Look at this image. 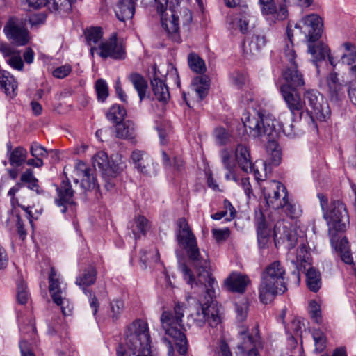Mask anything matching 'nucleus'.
<instances>
[{
    "mask_svg": "<svg viewBox=\"0 0 356 356\" xmlns=\"http://www.w3.org/2000/svg\"><path fill=\"white\" fill-rule=\"evenodd\" d=\"M177 225L179 227L177 234V241L186 250L197 273V277L195 278L192 270L185 264H183L181 266V270L184 278L191 287L203 286L206 293L204 305L212 302L213 298L215 297V288L217 286V282L210 272L208 257H204L200 254L196 238L190 229L186 220L184 218H179Z\"/></svg>",
    "mask_w": 356,
    "mask_h": 356,
    "instance_id": "nucleus-1",
    "label": "nucleus"
},
{
    "mask_svg": "<svg viewBox=\"0 0 356 356\" xmlns=\"http://www.w3.org/2000/svg\"><path fill=\"white\" fill-rule=\"evenodd\" d=\"M275 117L263 110L252 115H247L243 118V123L247 134L253 138L268 137L266 152L270 164L278 165L282 159L280 145L275 140L277 136Z\"/></svg>",
    "mask_w": 356,
    "mask_h": 356,
    "instance_id": "nucleus-2",
    "label": "nucleus"
},
{
    "mask_svg": "<svg viewBox=\"0 0 356 356\" xmlns=\"http://www.w3.org/2000/svg\"><path fill=\"white\" fill-rule=\"evenodd\" d=\"M323 218L328 226L330 243L341 257V260L352 264L353 259L350 252L348 240L346 237L340 239L339 232H343L349 223V216L346 207L339 200L333 201L323 213Z\"/></svg>",
    "mask_w": 356,
    "mask_h": 356,
    "instance_id": "nucleus-3",
    "label": "nucleus"
},
{
    "mask_svg": "<svg viewBox=\"0 0 356 356\" xmlns=\"http://www.w3.org/2000/svg\"><path fill=\"white\" fill-rule=\"evenodd\" d=\"M286 271L280 261H275L266 267L261 274L259 286V298L264 304L270 302L277 294L286 290L285 283Z\"/></svg>",
    "mask_w": 356,
    "mask_h": 356,
    "instance_id": "nucleus-4",
    "label": "nucleus"
},
{
    "mask_svg": "<svg viewBox=\"0 0 356 356\" xmlns=\"http://www.w3.org/2000/svg\"><path fill=\"white\" fill-rule=\"evenodd\" d=\"M295 28L299 29L309 43L308 51L314 59L325 60L330 54V49L327 45L323 43L312 44L319 40L323 32V21L318 15L312 14L305 16L299 24L295 25Z\"/></svg>",
    "mask_w": 356,
    "mask_h": 356,
    "instance_id": "nucleus-5",
    "label": "nucleus"
},
{
    "mask_svg": "<svg viewBox=\"0 0 356 356\" xmlns=\"http://www.w3.org/2000/svg\"><path fill=\"white\" fill-rule=\"evenodd\" d=\"M126 345L134 356H152L150 335L146 321L132 322L125 332Z\"/></svg>",
    "mask_w": 356,
    "mask_h": 356,
    "instance_id": "nucleus-6",
    "label": "nucleus"
},
{
    "mask_svg": "<svg viewBox=\"0 0 356 356\" xmlns=\"http://www.w3.org/2000/svg\"><path fill=\"white\" fill-rule=\"evenodd\" d=\"M286 32L289 44H286L284 54L287 60L291 64V66L283 73L284 79L286 81V83L284 85H289L291 88H296L304 86L305 81L302 74L298 70L297 65L294 61L296 53L293 49V33L292 25L290 22L288 24Z\"/></svg>",
    "mask_w": 356,
    "mask_h": 356,
    "instance_id": "nucleus-7",
    "label": "nucleus"
},
{
    "mask_svg": "<svg viewBox=\"0 0 356 356\" xmlns=\"http://www.w3.org/2000/svg\"><path fill=\"white\" fill-rule=\"evenodd\" d=\"M303 98L307 114L311 113L310 118L314 116L321 121H325L330 118L331 111L328 103L318 91L308 90L304 93Z\"/></svg>",
    "mask_w": 356,
    "mask_h": 356,
    "instance_id": "nucleus-8",
    "label": "nucleus"
},
{
    "mask_svg": "<svg viewBox=\"0 0 356 356\" xmlns=\"http://www.w3.org/2000/svg\"><path fill=\"white\" fill-rule=\"evenodd\" d=\"M154 1L156 4L157 12L161 15L163 28L166 31L172 40L179 42L181 41L179 34V15H177L176 10L168 8L167 6L169 0Z\"/></svg>",
    "mask_w": 356,
    "mask_h": 356,
    "instance_id": "nucleus-9",
    "label": "nucleus"
},
{
    "mask_svg": "<svg viewBox=\"0 0 356 356\" xmlns=\"http://www.w3.org/2000/svg\"><path fill=\"white\" fill-rule=\"evenodd\" d=\"M262 191L267 205L274 209H280L288 197L286 187L275 180L266 181L262 186Z\"/></svg>",
    "mask_w": 356,
    "mask_h": 356,
    "instance_id": "nucleus-10",
    "label": "nucleus"
},
{
    "mask_svg": "<svg viewBox=\"0 0 356 356\" xmlns=\"http://www.w3.org/2000/svg\"><path fill=\"white\" fill-rule=\"evenodd\" d=\"M49 291L54 302L61 307L63 315H70L73 305L65 298V291L60 288L59 280L54 268H51L49 276Z\"/></svg>",
    "mask_w": 356,
    "mask_h": 356,
    "instance_id": "nucleus-11",
    "label": "nucleus"
},
{
    "mask_svg": "<svg viewBox=\"0 0 356 356\" xmlns=\"http://www.w3.org/2000/svg\"><path fill=\"white\" fill-rule=\"evenodd\" d=\"M97 51L102 58H111L115 60H123L126 57L124 44L118 42L115 35H112L108 40L101 42L98 48H90L92 55Z\"/></svg>",
    "mask_w": 356,
    "mask_h": 356,
    "instance_id": "nucleus-12",
    "label": "nucleus"
},
{
    "mask_svg": "<svg viewBox=\"0 0 356 356\" xmlns=\"http://www.w3.org/2000/svg\"><path fill=\"white\" fill-rule=\"evenodd\" d=\"M342 46L345 53L341 56V62L350 66V74L355 78L348 83V94L350 102L356 105V47L349 42H344Z\"/></svg>",
    "mask_w": 356,
    "mask_h": 356,
    "instance_id": "nucleus-13",
    "label": "nucleus"
},
{
    "mask_svg": "<svg viewBox=\"0 0 356 356\" xmlns=\"http://www.w3.org/2000/svg\"><path fill=\"white\" fill-rule=\"evenodd\" d=\"M4 32L7 38L18 46H23L29 42V31L22 20L10 18L4 26Z\"/></svg>",
    "mask_w": 356,
    "mask_h": 356,
    "instance_id": "nucleus-14",
    "label": "nucleus"
},
{
    "mask_svg": "<svg viewBox=\"0 0 356 356\" xmlns=\"http://www.w3.org/2000/svg\"><path fill=\"white\" fill-rule=\"evenodd\" d=\"M280 92L291 114L295 116L297 113L301 119L304 114L305 102L300 95L289 85H282Z\"/></svg>",
    "mask_w": 356,
    "mask_h": 356,
    "instance_id": "nucleus-15",
    "label": "nucleus"
},
{
    "mask_svg": "<svg viewBox=\"0 0 356 356\" xmlns=\"http://www.w3.org/2000/svg\"><path fill=\"white\" fill-rule=\"evenodd\" d=\"M261 13L266 17L269 24L272 25L277 21L284 20L288 17V10L285 5H280L277 9L274 0H259Z\"/></svg>",
    "mask_w": 356,
    "mask_h": 356,
    "instance_id": "nucleus-16",
    "label": "nucleus"
},
{
    "mask_svg": "<svg viewBox=\"0 0 356 356\" xmlns=\"http://www.w3.org/2000/svg\"><path fill=\"white\" fill-rule=\"evenodd\" d=\"M275 244L277 246L279 243H284L287 248L292 249L297 243L296 234L289 229L284 222H277L273 231Z\"/></svg>",
    "mask_w": 356,
    "mask_h": 356,
    "instance_id": "nucleus-17",
    "label": "nucleus"
},
{
    "mask_svg": "<svg viewBox=\"0 0 356 356\" xmlns=\"http://www.w3.org/2000/svg\"><path fill=\"white\" fill-rule=\"evenodd\" d=\"M93 165L95 168H98L100 170L103 171L105 175L108 176L114 177L121 172L125 165L124 163H120L111 165L108 155L104 152H97L93 157Z\"/></svg>",
    "mask_w": 356,
    "mask_h": 356,
    "instance_id": "nucleus-18",
    "label": "nucleus"
},
{
    "mask_svg": "<svg viewBox=\"0 0 356 356\" xmlns=\"http://www.w3.org/2000/svg\"><path fill=\"white\" fill-rule=\"evenodd\" d=\"M152 79H151V86L155 96V98L163 103H167L170 95L168 86L165 81L160 77L161 72L156 65L152 67Z\"/></svg>",
    "mask_w": 356,
    "mask_h": 356,
    "instance_id": "nucleus-19",
    "label": "nucleus"
},
{
    "mask_svg": "<svg viewBox=\"0 0 356 356\" xmlns=\"http://www.w3.org/2000/svg\"><path fill=\"white\" fill-rule=\"evenodd\" d=\"M58 197L55 200V202L58 207H63L61 211L65 213L67 205L72 204L74 191L68 180L63 181L60 186L57 188Z\"/></svg>",
    "mask_w": 356,
    "mask_h": 356,
    "instance_id": "nucleus-20",
    "label": "nucleus"
},
{
    "mask_svg": "<svg viewBox=\"0 0 356 356\" xmlns=\"http://www.w3.org/2000/svg\"><path fill=\"white\" fill-rule=\"evenodd\" d=\"M321 87L326 89L332 98L336 99L343 95V86L339 81L338 74L335 72H330L324 81L321 82Z\"/></svg>",
    "mask_w": 356,
    "mask_h": 356,
    "instance_id": "nucleus-21",
    "label": "nucleus"
},
{
    "mask_svg": "<svg viewBox=\"0 0 356 356\" xmlns=\"http://www.w3.org/2000/svg\"><path fill=\"white\" fill-rule=\"evenodd\" d=\"M250 280L248 276L240 273H232L225 280V285L227 290L243 293L245 292Z\"/></svg>",
    "mask_w": 356,
    "mask_h": 356,
    "instance_id": "nucleus-22",
    "label": "nucleus"
},
{
    "mask_svg": "<svg viewBox=\"0 0 356 356\" xmlns=\"http://www.w3.org/2000/svg\"><path fill=\"white\" fill-rule=\"evenodd\" d=\"M97 279V270L94 266H89L86 268L83 273L76 277V284L80 286L85 294L89 293L92 296V292L87 290L86 288L92 285Z\"/></svg>",
    "mask_w": 356,
    "mask_h": 356,
    "instance_id": "nucleus-23",
    "label": "nucleus"
},
{
    "mask_svg": "<svg viewBox=\"0 0 356 356\" xmlns=\"http://www.w3.org/2000/svg\"><path fill=\"white\" fill-rule=\"evenodd\" d=\"M134 0H119L115 9L118 19L122 22L131 19L134 15Z\"/></svg>",
    "mask_w": 356,
    "mask_h": 356,
    "instance_id": "nucleus-24",
    "label": "nucleus"
},
{
    "mask_svg": "<svg viewBox=\"0 0 356 356\" xmlns=\"http://www.w3.org/2000/svg\"><path fill=\"white\" fill-rule=\"evenodd\" d=\"M267 40L265 35L254 34L251 37L248 44H244L243 51L246 55L256 56L266 46Z\"/></svg>",
    "mask_w": 356,
    "mask_h": 356,
    "instance_id": "nucleus-25",
    "label": "nucleus"
},
{
    "mask_svg": "<svg viewBox=\"0 0 356 356\" xmlns=\"http://www.w3.org/2000/svg\"><path fill=\"white\" fill-rule=\"evenodd\" d=\"M236 160L240 168L246 172H251L252 163L249 149L243 145H238L235 150Z\"/></svg>",
    "mask_w": 356,
    "mask_h": 356,
    "instance_id": "nucleus-26",
    "label": "nucleus"
},
{
    "mask_svg": "<svg viewBox=\"0 0 356 356\" xmlns=\"http://www.w3.org/2000/svg\"><path fill=\"white\" fill-rule=\"evenodd\" d=\"M135 167L142 173H147L152 164L151 158L144 152L135 150L131 156Z\"/></svg>",
    "mask_w": 356,
    "mask_h": 356,
    "instance_id": "nucleus-27",
    "label": "nucleus"
},
{
    "mask_svg": "<svg viewBox=\"0 0 356 356\" xmlns=\"http://www.w3.org/2000/svg\"><path fill=\"white\" fill-rule=\"evenodd\" d=\"M7 148L9 163L12 166L19 167L26 161L27 152L24 147L19 146L12 149V145L9 143L7 144Z\"/></svg>",
    "mask_w": 356,
    "mask_h": 356,
    "instance_id": "nucleus-28",
    "label": "nucleus"
},
{
    "mask_svg": "<svg viewBox=\"0 0 356 356\" xmlns=\"http://www.w3.org/2000/svg\"><path fill=\"white\" fill-rule=\"evenodd\" d=\"M0 87L8 96L13 97L16 95L17 83L14 76L6 71H0Z\"/></svg>",
    "mask_w": 356,
    "mask_h": 356,
    "instance_id": "nucleus-29",
    "label": "nucleus"
},
{
    "mask_svg": "<svg viewBox=\"0 0 356 356\" xmlns=\"http://www.w3.org/2000/svg\"><path fill=\"white\" fill-rule=\"evenodd\" d=\"M128 79L137 91L140 100L143 101L146 97V92L148 88L147 81L138 72L131 73L128 76Z\"/></svg>",
    "mask_w": 356,
    "mask_h": 356,
    "instance_id": "nucleus-30",
    "label": "nucleus"
},
{
    "mask_svg": "<svg viewBox=\"0 0 356 356\" xmlns=\"http://www.w3.org/2000/svg\"><path fill=\"white\" fill-rule=\"evenodd\" d=\"M239 337L241 341L238 346L239 349L246 350L255 348L256 343L258 341L259 335L257 328L255 329V334H251L247 330H243L239 332Z\"/></svg>",
    "mask_w": 356,
    "mask_h": 356,
    "instance_id": "nucleus-31",
    "label": "nucleus"
},
{
    "mask_svg": "<svg viewBox=\"0 0 356 356\" xmlns=\"http://www.w3.org/2000/svg\"><path fill=\"white\" fill-rule=\"evenodd\" d=\"M20 181L22 184H25L29 189L35 191L38 194L44 193V191L38 185V179L35 177L33 172L31 169L26 170L22 174Z\"/></svg>",
    "mask_w": 356,
    "mask_h": 356,
    "instance_id": "nucleus-32",
    "label": "nucleus"
},
{
    "mask_svg": "<svg viewBox=\"0 0 356 356\" xmlns=\"http://www.w3.org/2000/svg\"><path fill=\"white\" fill-rule=\"evenodd\" d=\"M135 128L132 122L127 121L124 123L116 124V136L119 138L133 139L134 138Z\"/></svg>",
    "mask_w": 356,
    "mask_h": 356,
    "instance_id": "nucleus-33",
    "label": "nucleus"
},
{
    "mask_svg": "<svg viewBox=\"0 0 356 356\" xmlns=\"http://www.w3.org/2000/svg\"><path fill=\"white\" fill-rule=\"evenodd\" d=\"M258 242L261 248L267 246L270 236V229L267 226L264 219H260L257 222Z\"/></svg>",
    "mask_w": 356,
    "mask_h": 356,
    "instance_id": "nucleus-34",
    "label": "nucleus"
},
{
    "mask_svg": "<svg viewBox=\"0 0 356 356\" xmlns=\"http://www.w3.org/2000/svg\"><path fill=\"white\" fill-rule=\"evenodd\" d=\"M307 284L310 291L316 292L321 286L320 273L314 268H309L307 274Z\"/></svg>",
    "mask_w": 356,
    "mask_h": 356,
    "instance_id": "nucleus-35",
    "label": "nucleus"
},
{
    "mask_svg": "<svg viewBox=\"0 0 356 356\" xmlns=\"http://www.w3.org/2000/svg\"><path fill=\"white\" fill-rule=\"evenodd\" d=\"M134 225L132 232L135 239L139 238L141 235H145L150 227L149 222L143 216H138L134 220Z\"/></svg>",
    "mask_w": 356,
    "mask_h": 356,
    "instance_id": "nucleus-36",
    "label": "nucleus"
},
{
    "mask_svg": "<svg viewBox=\"0 0 356 356\" xmlns=\"http://www.w3.org/2000/svg\"><path fill=\"white\" fill-rule=\"evenodd\" d=\"M194 90L202 100L207 94L209 83L207 77L197 76L193 81Z\"/></svg>",
    "mask_w": 356,
    "mask_h": 356,
    "instance_id": "nucleus-37",
    "label": "nucleus"
},
{
    "mask_svg": "<svg viewBox=\"0 0 356 356\" xmlns=\"http://www.w3.org/2000/svg\"><path fill=\"white\" fill-rule=\"evenodd\" d=\"M126 115L127 112L124 107L115 104L110 108L107 118L114 123L118 124L124 119Z\"/></svg>",
    "mask_w": 356,
    "mask_h": 356,
    "instance_id": "nucleus-38",
    "label": "nucleus"
},
{
    "mask_svg": "<svg viewBox=\"0 0 356 356\" xmlns=\"http://www.w3.org/2000/svg\"><path fill=\"white\" fill-rule=\"evenodd\" d=\"M221 321L220 312L216 306L211 303L207 306V322L211 327L217 326Z\"/></svg>",
    "mask_w": 356,
    "mask_h": 356,
    "instance_id": "nucleus-39",
    "label": "nucleus"
},
{
    "mask_svg": "<svg viewBox=\"0 0 356 356\" xmlns=\"http://www.w3.org/2000/svg\"><path fill=\"white\" fill-rule=\"evenodd\" d=\"M285 214L291 218H296L299 217L302 213L300 207L296 203L289 200L288 197L284 200V204H282V207Z\"/></svg>",
    "mask_w": 356,
    "mask_h": 356,
    "instance_id": "nucleus-40",
    "label": "nucleus"
},
{
    "mask_svg": "<svg viewBox=\"0 0 356 356\" xmlns=\"http://www.w3.org/2000/svg\"><path fill=\"white\" fill-rule=\"evenodd\" d=\"M46 6L53 11H68L71 8V0H47Z\"/></svg>",
    "mask_w": 356,
    "mask_h": 356,
    "instance_id": "nucleus-41",
    "label": "nucleus"
},
{
    "mask_svg": "<svg viewBox=\"0 0 356 356\" xmlns=\"http://www.w3.org/2000/svg\"><path fill=\"white\" fill-rule=\"evenodd\" d=\"M88 45L94 47L92 45L97 44L102 38V31L101 28H90L85 33Z\"/></svg>",
    "mask_w": 356,
    "mask_h": 356,
    "instance_id": "nucleus-42",
    "label": "nucleus"
},
{
    "mask_svg": "<svg viewBox=\"0 0 356 356\" xmlns=\"http://www.w3.org/2000/svg\"><path fill=\"white\" fill-rule=\"evenodd\" d=\"M188 65L193 71L198 74H202L206 70L204 60L195 54L188 56Z\"/></svg>",
    "mask_w": 356,
    "mask_h": 356,
    "instance_id": "nucleus-43",
    "label": "nucleus"
},
{
    "mask_svg": "<svg viewBox=\"0 0 356 356\" xmlns=\"http://www.w3.org/2000/svg\"><path fill=\"white\" fill-rule=\"evenodd\" d=\"M29 299V292L27 291V286L23 280H20L17 284V300L21 305L27 303Z\"/></svg>",
    "mask_w": 356,
    "mask_h": 356,
    "instance_id": "nucleus-44",
    "label": "nucleus"
},
{
    "mask_svg": "<svg viewBox=\"0 0 356 356\" xmlns=\"http://www.w3.org/2000/svg\"><path fill=\"white\" fill-rule=\"evenodd\" d=\"M95 90L99 101L104 102L108 96V87L103 79H98L95 83Z\"/></svg>",
    "mask_w": 356,
    "mask_h": 356,
    "instance_id": "nucleus-45",
    "label": "nucleus"
},
{
    "mask_svg": "<svg viewBox=\"0 0 356 356\" xmlns=\"http://www.w3.org/2000/svg\"><path fill=\"white\" fill-rule=\"evenodd\" d=\"M247 7L242 8L243 13L238 18V26L241 33H245L249 31L250 15L247 13Z\"/></svg>",
    "mask_w": 356,
    "mask_h": 356,
    "instance_id": "nucleus-46",
    "label": "nucleus"
},
{
    "mask_svg": "<svg viewBox=\"0 0 356 356\" xmlns=\"http://www.w3.org/2000/svg\"><path fill=\"white\" fill-rule=\"evenodd\" d=\"M140 260L143 263L144 268H146L147 264L151 261L157 262L160 259L159 253L156 249L152 252H147V251L142 250L140 251Z\"/></svg>",
    "mask_w": 356,
    "mask_h": 356,
    "instance_id": "nucleus-47",
    "label": "nucleus"
},
{
    "mask_svg": "<svg viewBox=\"0 0 356 356\" xmlns=\"http://www.w3.org/2000/svg\"><path fill=\"white\" fill-rule=\"evenodd\" d=\"M313 338L315 342V349L317 352H322L326 347V338L324 334L320 330H315L313 332Z\"/></svg>",
    "mask_w": 356,
    "mask_h": 356,
    "instance_id": "nucleus-48",
    "label": "nucleus"
},
{
    "mask_svg": "<svg viewBox=\"0 0 356 356\" xmlns=\"http://www.w3.org/2000/svg\"><path fill=\"white\" fill-rule=\"evenodd\" d=\"M90 172H91V170L87 167L86 163L82 161H78L74 170V173L76 176L74 181L78 183L79 179L82 177H87V175Z\"/></svg>",
    "mask_w": 356,
    "mask_h": 356,
    "instance_id": "nucleus-49",
    "label": "nucleus"
},
{
    "mask_svg": "<svg viewBox=\"0 0 356 356\" xmlns=\"http://www.w3.org/2000/svg\"><path fill=\"white\" fill-rule=\"evenodd\" d=\"M191 318L197 327H202L207 322V307L202 305L200 309L191 314Z\"/></svg>",
    "mask_w": 356,
    "mask_h": 356,
    "instance_id": "nucleus-50",
    "label": "nucleus"
},
{
    "mask_svg": "<svg viewBox=\"0 0 356 356\" xmlns=\"http://www.w3.org/2000/svg\"><path fill=\"white\" fill-rule=\"evenodd\" d=\"M275 124L277 125V134L280 133V130H282L283 133L289 136V137H294L298 135L297 128L295 127V125L293 124H280L275 120Z\"/></svg>",
    "mask_w": 356,
    "mask_h": 356,
    "instance_id": "nucleus-51",
    "label": "nucleus"
},
{
    "mask_svg": "<svg viewBox=\"0 0 356 356\" xmlns=\"http://www.w3.org/2000/svg\"><path fill=\"white\" fill-rule=\"evenodd\" d=\"M309 312L312 318L317 323L322 321L320 305L315 300H312L309 305Z\"/></svg>",
    "mask_w": 356,
    "mask_h": 356,
    "instance_id": "nucleus-52",
    "label": "nucleus"
},
{
    "mask_svg": "<svg viewBox=\"0 0 356 356\" xmlns=\"http://www.w3.org/2000/svg\"><path fill=\"white\" fill-rule=\"evenodd\" d=\"M124 305L121 300H114L111 302V312L113 319H118L122 314Z\"/></svg>",
    "mask_w": 356,
    "mask_h": 356,
    "instance_id": "nucleus-53",
    "label": "nucleus"
},
{
    "mask_svg": "<svg viewBox=\"0 0 356 356\" xmlns=\"http://www.w3.org/2000/svg\"><path fill=\"white\" fill-rule=\"evenodd\" d=\"M310 259V254L305 244H301L297 249V262L300 264L308 263Z\"/></svg>",
    "mask_w": 356,
    "mask_h": 356,
    "instance_id": "nucleus-54",
    "label": "nucleus"
},
{
    "mask_svg": "<svg viewBox=\"0 0 356 356\" xmlns=\"http://www.w3.org/2000/svg\"><path fill=\"white\" fill-rule=\"evenodd\" d=\"M236 318L238 321L243 322L247 317L248 304L245 301L236 302L235 304Z\"/></svg>",
    "mask_w": 356,
    "mask_h": 356,
    "instance_id": "nucleus-55",
    "label": "nucleus"
},
{
    "mask_svg": "<svg viewBox=\"0 0 356 356\" xmlns=\"http://www.w3.org/2000/svg\"><path fill=\"white\" fill-rule=\"evenodd\" d=\"M30 152L35 158H41L42 159V157L47 156V151L46 149L35 142L31 144Z\"/></svg>",
    "mask_w": 356,
    "mask_h": 356,
    "instance_id": "nucleus-56",
    "label": "nucleus"
},
{
    "mask_svg": "<svg viewBox=\"0 0 356 356\" xmlns=\"http://www.w3.org/2000/svg\"><path fill=\"white\" fill-rule=\"evenodd\" d=\"M7 63L14 69L22 70L24 66L20 53L17 51L12 57L6 60Z\"/></svg>",
    "mask_w": 356,
    "mask_h": 356,
    "instance_id": "nucleus-57",
    "label": "nucleus"
},
{
    "mask_svg": "<svg viewBox=\"0 0 356 356\" xmlns=\"http://www.w3.org/2000/svg\"><path fill=\"white\" fill-rule=\"evenodd\" d=\"M80 180L81 186L85 191L92 190L96 187L95 178L90 172L87 175V177H82Z\"/></svg>",
    "mask_w": 356,
    "mask_h": 356,
    "instance_id": "nucleus-58",
    "label": "nucleus"
},
{
    "mask_svg": "<svg viewBox=\"0 0 356 356\" xmlns=\"http://www.w3.org/2000/svg\"><path fill=\"white\" fill-rule=\"evenodd\" d=\"M222 162L224 167L228 171L234 170L235 168V163L231 158L229 152L227 150H224L221 153Z\"/></svg>",
    "mask_w": 356,
    "mask_h": 356,
    "instance_id": "nucleus-59",
    "label": "nucleus"
},
{
    "mask_svg": "<svg viewBox=\"0 0 356 356\" xmlns=\"http://www.w3.org/2000/svg\"><path fill=\"white\" fill-rule=\"evenodd\" d=\"M72 72V67L70 65H65L56 68L53 72L54 77L63 79Z\"/></svg>",
    "mask_w": 356,
    "mask_h": 356,
    "instance_id": "nucleus-60",
    "label": "nucleus"
},
{
    "mask_svg": "<svg viewBox=\"0 0 356 356\" xmlns=\"http://www.w3.org/2000/svg\"><path fill=\"white\" fill-rule=\"evenodd\" d=\"M215 356H232L229 347L225 341L220 342L219 347L215 352Z\"/></svg>",
    "mask_w": 356,
    "mask_h": 356,
    "instance_id": "nucleus-61",
    "label": "nucleus"
},
{
    "mask_svg": "<svg viewBox=\"0 0 356 356\" xmlns=\"http://www.w3.org/2000/svg\"><path fill=\"white\" fill-rule=\"evenodd\" d=\"M0 51L7 59L12 57L18 51L14 49L10 44L0 42Z\"/></svg>",
    "mask_w": 356,
    "mask_h": 356,
    "instance_id": "nucleus-62",
    "label": "nucleus"
},
{
    "mask_svg": "<svg viewBox=\"0 0 356 356\" xmlns=\"http://www.w3.org/2000/svg\"><path fill=\"white\" fill-rule=\"evenodd\" d=\"M211 232L214 238L218 241L225 240L229 237L230 234L228 228H225L224 229H213Z\"/></svg>",
    "mask_w": 356,
    "mask_h": 356,
    "instance_id": "nucleus-63",
    "label": "nucleus"
},
{
    "mask_svg": "<svg viewBox=\"0 0 356 356\" xmlns=\"http://www.w3.org/2000/svg\"><path fill=\"white\" fill-rule=\"evenodd\" d=\"M179 21L181 22L183 26L188 25L192 21V14L187 8H182L179 11Z\"/></svg>",
    "mask_w": 356,
    "mask_h": 356,
    "instance_id": "nucleus-64",
    "label": "nucleus"
}]
</instances>
